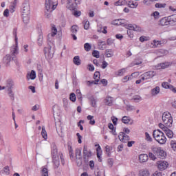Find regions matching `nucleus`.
Masks as SVG:
<instances>
[{
    "mask_svg": "<svg viewBox=\"0 0 176 176\" xmlns=\"http://www.w3.org/2000/svg\"><path fill=\"white\" fill-rule=\"evenodd\" d=\"M52 33L47 36V41H49V42H52L50 38H53L54 36L57 35V28L55 25L52 26Z\"/></svg>",
    "mask_w": 176,
    "mask_h": 176,
    "instance_id": "ddd939ff",
    "label": "nucleus"
},
{
    "mask_svg": "<svg viewBox=\"0 0 176 176\" xmlns=\"http://www.w3.org/2000/svg\"><path fill=\"white\" fill-rule=\"evenodd\" d=\"M153 136L155 141L161 145H164L167 142V138L164 133H160L158 131L153 132Z\"/></svg>",
    "mask_w": 176,
    "mask_h": 176,
    "instance_id": "f03ea898",
    "label": "nucleus"
},
{
    "mask_svg": "<svg viewBox=\"0 0 176 176\" xmlns=\"http://www.w3.org/2000/svg\"><path fill=\"white\" fill-rule=\"evenodd\" d=\"M145 135H146V141H148L149 142H152V138L151 137V135H149V133L148 132L145 133Z\"/></svg>",
    "mask_w": 176,
    "mask_h": 176,
    "instance_id": "680f3d73",
    "label": "nucleus"
},
{
    "mask_svg": "<svg viewBox=\"0 0 176 176\" xmlns=\"http://www.w3.org/2000/svg\"><path fill=\"white\" fill-rule=\"evenodd\" d=\"M12 60V56H10L9 54L6 55L3 58V62L4 64H6V65H9L10 64V61Z\"/></svg>",
    "mask_w": 176,
    "mask_h": 176,
    "instance_id": "aec40b11",
    "label": "nucleus"
},
{
    "mask_svg": "<svg viewBox=\"0 0 176 176\" xmlns=\"http://www.w3.org/2000/svg\"><path fill=\"white\" fill-rule=\"evenodd\" d=\"M106 149V153L107 155V156H111V151H112V147H111V146H106L105 147Z\"/></svg>",
    "mask_w": 176,
    "mask_h": 176,
    "instance_id": "09e8293b",
    "label": "nucleus"
},
{
    "mask_svg": "<svg viewBox=\"0 0 176 176\" xmlns=\"http://www.w3.org/2000/svg\"><path fill=\"white\" fill-rule=\"evenodd\" d=\"M37 41H38V43L39 45V46H42V43H43V35H42V34L38 35Z\"/></svg>",
    "mask_w": 176,
    "mask_h": 176,
    "instance_id": "de8ad7c7",
    "label": "nucleus"
},
{
    "mask_svg": "<svg viewBox=\"0 0 176 176\" xmlns=\"http://www.w3.org/2000/svg\"><path fill=\"white\" fill-rule=\"evenodd\" d=\"M41 175L42 176H49V171L47 168L43 167L41 170Z\"/></svg>",
    "mask_w": 176,
    "mask_h": 176,
    "instance_id": "4c0bfd02",
    "label": "nucleus"
},
{
    "mask_svg": "<svg viewBox=\"0 0 176 176\" xmlns=\"http://www.w3.org/2000/svg\"><path fill=\"white\" fill-rule=\"evenodd\" d=\"M83 24H84V28L85 30H89V28L90 27V22H89V21H87V20H85V21H83Z\"/></svg>",
    "mask_w": 176,
    "mask_h": 176,
    "instance_id": "8fccbe9b",
    "label": "nucleus"
},
{
    "mask_svg": "<svg viewBox=\"0 0 176 176\" xmlns=\"http://www.w3.org/2000/svg\"><path fill=\"white\" fill-rule=\"evenodd\" d=\"M159 93H160V87L158 86L151 89V96H157Z\"/></svg>",
    "mask_w": 176,
    "mask_h": 176,
    "instance_id": "4be33fe9",
    "label": "nucleus"
},
{
    "mask_svg": "<svg viewBox=\"0 0 176 176\" xmlns=\"http://www.w3.org/2000/svg\"><path fill=\"white\" fill-rule=\"evenodd\" d=\"M124 72H126V69H124V68L118 70V76H123V75H124Z\"/></svg>",
    "mask_w": 176,
    "mask_h": 176,
    "instance_id": "13d9d810",
    "label": "nucleus"
},
{
    "mask_svg": "<svg viewBox=\"0 0 176 176\" xmlns=\"http://www.w3.org/2000/svg\"><path fill=\"white\" fill-rule=\"evenodd\" d=\"M122 123H124V124H129L130 123V117L124 116L122 118Z\"/></svg>",
    "mask_w": 176,
    "mask_h": 176,
    "instance_id": "58836bf2",
    "label": "nucleus"
},
{
    "mask_svg": "<svg viewBox=\"0 0 176 176\" xmlns=\"http://www.w3.org/2000/svg\"><path fill=\"white\" fill-rule=\"evenodd\" d=\"M166 6L167 4L166 3H156L155 7L158 9H162V8H166Z\"/></svg>",
    "mask_w": 176,
    "mask_h": 176,
    "instance_id": "c03bdc74",
    "label": "nucleus"
},
{
    "mask_svg": "<svg viewBox=\"0 0 176 176\" xmlns=\"http://www.w3.org/2000/svg\"><path fill=\"white\" fill-rule=\"evenodd\" d=\"M50 50H52V47L51 46H50L48 47H45L44 48V54H45V57L47 56H48V57H49V56H50V58H52V56L50 54Z\"/></svg>",
    "mask_w": 176,
    "mask_h": 176,
    "instance_id": "393cba45",
    "label": "nucleus"
},
{
    "mask_svg": "<svg viewBox=\"0 0 176 176\" xmlns=\"http://www.w3.org/2000/svg\"><path fill=\"white\" fill-rule=\"evenodd\" d=\"M170 145L173 151H176V140H171Z\"/></svg>",
    "mask_w": 176,
    "mask_h": 176,
    "instance_id": "ea45409f",
    "label": "nucleus"
},
{
    "mask_svg": "<svg viewBox=\"0 0 176 176\" xmlns=\"http://www.w3.org/2000/svg\"><path fill=\"white\" fill-rule=\"evenodd\" d=\"M153 2V0H143L144 5H146V6H151Z\"/></svg>",
    "mask_w": 176,
    "mask_h": 176,
    "instance_id": "4d7b16f0",
    "label": "nucleus"
},
{
    "mask_svg": "<svg viewBox=\"0 0 176 176\" xmlns=\"http://www.w3.org/2000/svg\"><path fill=\"white\" fill-rule=\"evenodd\" d=\"M127 5L129 8H131V9H135L137 6H138V3L137 1H128Z\"/></svg>",
    "mask_w": 176,
    "mask_h": 176,
    "instance_id": "412c9836",
    "label": "nucleus"
},
{
    "mask_svg": "<svg viewBox=\"0 0 176 176\" xmlns=\"http://www.w3.org/2000/svg\"><path fill=\"white\" fill-rule=\"evenodd\" d=\"M113 102V101L112 100V97H107L106 98V105L111 107V105H112Z\"/></svg>",
    "mask_w": 176,
    "mask_h": 176,
    "instance_id": "37998d69",
    "label": "nucleus"
},
{
    "mask_svg": "<svg viewBox=\"0 0 176 176\" xmlns=\"http://www.w3.org/2000/svg\"><path fill=\"white\" fill-rule=\"evenodd\" d=\"M92 55L94 57H96V58H100V52L97 50L93 51Z\"/></svg>",
    "mask_w": 176,
    "mask_h": 176,
    "instance_id": "bf43d9fd",
    "label": "nucleus"
},
{
    "mask_svg": "<svg viewBox=\"0 0 176 176\" xmlns=\"http://www.w3.org/2000/svg\"><path fill=\"white\" fill-rule=\"evenodd\" d=\"M93 156L91 151L87 149V146L85 145L83 147L82 157L85 164L89 163V158Z\"/></svg>",
    "mask_w": 176,
    "mask_h": 176,
    "instance_id": "20e7f679",
    "label": "nucleus"
},
{
    "mask_svg": "<svg viewBox=\"0 0 176 176\" xmlns=\"http://www.w3.org/2000/svg\"><path fill=\"white\" fill-rule=\"evenodd\" d=\"M41 135L44 140H47V132H46V129H45V126H42Z\"/></svg>",
    "mask_w": 176,
    "mask_h": 176,
    "instance_id": "7c9ffc66",
    "label": "nucleus"
},
{
    "mask_svg": "<svg viewBox=\"0 0 176 176\" xmlns=\"http://www.w3.org/2000/svg\"><path fill=\"white\" fill-rule=\"evenodd\" d=\"M98 79L92 81H87V85L91 86V85H98Z\"/></svg>",
    "mask_w": 176,
    "mask_h": 176,
    "instance_id": "3c124183",
    "label": "nucleus"
},
{
    "mask_svg": "<svg viewBox=\"0 0 176 176\" xmlns=\"http://www.w3.org/2000/svg\"><path fill=\"white\" fill-rule=\"evenodd\" d=\"M105 54H106L107 58L113 57V50H112V49L106 50Z\"/></svg>",
    "mask_w": 176,
    "mask_h": 176,
    "instance_id": "c756f323",
    "label": "nucleus"
},
{
    "mask_svg": "<svg viewBox=\"0 0 176 176\" xmlns=\"http://www.w3.org/2000/svg\"><path fill=\"white\" fill-rule=\"evenodd\" d=\"M164 133L168 138H173V137H174V133L168 128L164 131Z\"/></svg>",
    "mask_w": 176,
    "mask_h": 176,
    "instance_id": "b1692460",
    "label": "nucleus"
},
{
    "mask_svg": "<svg viewBox=\"0 0 176 176\" xmlns=\"http://www.w3.org/2000/svg\"><path fill=\"white\" fill-rule=\"evenodd\" d=\"M162 87H164V89H170V90L173 93H176V88L174 87V86H173L171 85H168V82H162Z\"/></svg>",
    "mask_w": 176,
    "mask_h": 176,
    "instance_id": "f8f14e48",
    "label": "nucleus"
},
{
    "mask_svg": "<svg viewBox=\"0 0 176 176\" xmlns=\"http://www.w3.org/2000/svg\"><path fill=\"white\" fill-rule=\"evenodd\" d=\"M78 30H79V28H78V25H74L71 28V32L72 34H77Z\"/></svg>",
    "mask_w": 176,
    "mask_h": 176,
    "instance_id": "f704fd0d",
    "label": "nucleus"
},
{
    "mask_svg": "<svg viewBox=\"0 0 176 176\" xmlns=\"http://www.w3.org/2000/svg\"><path fill=\"white\" fill-rule=\"evenodd\" d=\"M162 147H155L152 146L151 147V151L155 155L157 156L159 155V152L160 151Z\"/></svg>",
    "mask_w": 176,
    "mask_h": 176,
    "instance_id": "a878e982",
    "label": "nucleus"
},
{
    "mask_svg": "<svg viewBox=\"0 0 176 176\" xmlns=\"http://www.w3.org/2000/svg\"><path fill=\"white\" fill-rule=\"evenodd\" d=\"M157 54H158V56L160 57H162V56H164V54H167V50H160V51H158L157 52Z\"/></svg>",
    "mask_w": 176,
    "mask_h": 176,
    "instance_id": "49530a36",
    "label": "nucleus"
},
{
    "mask_svg": "<svg viewBox=\"0 0 176 176\" xmlns=\"http://www.w3.org/2000/svg\"><path fill=\"white\" fill-rule=\"evenodd\" d=\"M13 35L15 38V43L16 45L13 46V47L11 48V56L12 58L14 61H16V56L19 54V47L17 46L18 45V38H17V28H14L13 30Z\"/></svg>",
    "mask_w": 176,
    "mask_h": 176,
    "instance_id": "f257e3e1",
    "label": "nucleus"
},
{
    "mask_svg": "<svg viewBox=\"0 0 176 176\" xmlns=\"http://www.w3.org/2000/svg\"><path fill=\"white\" fill-rule=\"evenodd\" d=\"M22 19L25 24L30 23V15H22Z\"/></svg>",
    "mask_w": 176,
    "mask_h": 176,
    "instance_id": "c9c22d12",
    "label": "nucleus"
},
{
    "mask_svg": "<svg viewBox=\"0 0 176 176\" xmlns=\"http://www.w3.org/2000/svg\"><path fill=\"white\" fill-rule=\"evenodd\" d=\"M118 138H119L120 141H121L122 142H124V132H120L119 133Z\"/></svg>",
    "mask_w": 176,
    "mask_h": 176,
    "instance_id": "6e6d98bb",
    "label": "nucleus"
},
{
    "mask_svg": "<svg viewBox=\"0 0 176 176\" xmlns=\"http://www.w3.org/2000/svg\"><path fill=\"white\" fill-rule=\"evenodd\" d=\"M102 153V151H101V146L98 145V146L96 148V155L98 159V162H102V160L101 159Z\"/></svg>",
    "mask_w": 176,
    "mask_h": 176,
    "instance_id": "a211bd4d",
    "label": "nucleus"
},
{
    "mask_svg": "<svg viewBox=\"0 0 176 176\" xmlns=\"http://www.w3.org/2000/svg\"><path fill=\"white\" fill-rule=\"evenodd\" d=\"M160 14V13H159V12L155 11L153 14H151V16L155 17V19H157L159 17Z\"/></svg>",
    "mask_w": 176,
    "mask_h": 176,
    "instance_id": "774afa93",
    "label": "nucleus"
},
{
    "mask_svg": "<svg viewBox=\"0 0 176 176\" xmlns=\"http://www.w3.org/2000/svg\"><path fill=\"white\" fill-rule=\"evenodd\" d=\"M52 12L53 11H50V10L47 11V10H46L45 12V19H50V17H52Z\"/></svg>",
    "mask_w": 176,
    "mask_h": 176,
    "instance_id": "5fc2aeb1",
    "label": "nucleus"
},
{
    "mask_svg": "<svg viewBox=\"0 0 176 176\" xmlns=\"http://www.w3.org/2000/svg\"><path fill=\"white\" fill-rule=\"evenodd\" d=\"M140 176H149V171L148 170H140Z\"/></svg>",
    "mask_w": 176,
    "mask_h": 176,
    "instance_id": "a18cd8bd",
    "label": "nucleus"
},
{
    "mask_svg": "<svg viewBox=\"0 0 176 176\" xmlns=\"http://www.w3.org/2000/svg\"><path fill=\"white\" fill-rule=\"evenodd\" d=\"M90 104L93 108H97V98H94L93 96L89 98Z\"/></svg>",
    "mask_w": 176,
    "mask_h": 176,
    "instance_id": "2eb2a0df",
    "label": "nucleus"
},
{
    "mask_svg": "<svg viewBox=\"0 0 176 176\" xmlns=\"http://www.w3.org/2000/svg\"><path fill=\"white\" fill-rule=\"evenodd\" d=\"M13 86H14V82L13 80L9 79L7 80V86L6 87L7 89H13Z\"/></svg>",
    "mask_w": 176,
    "mask_h": 176,
    "instance_id": "bb28decb",
    "label": "nucleus"
},
{
    "mask_svg": "<svg viewBox=\"0 0 176 176\" xmlns=\"http://www.w3.org/2000/svg\"><path fill=\"white\" fill-rule=\"evenodd\" d=\"M148 155L146 154H141L139 155V160L140 163H145V162H148Z\"/></svg>",
    "mask_w": 176,
    "mask_h": 176,
    "instance_id": "f3484780",
    "label": "nucleus"
},
{
    "mask_svg": "<svg viewBox=\"0 0 176 176\" xmlns=\"http://www.w3.org/2000/svg\"><path fill=\"white\" fill-rule=\"evenodd\" d=\"M157 168L161 171L166 170V168H167V167H168V162H167L166 161H163V160L158 161L157 162Z\"/></svg>",
    "mask_w": 176,
    "mask_h": 176,
    "instance_id": "9b49d317",
    "label": "nucleus"
},
{
    "mask_svg": "<svg viewBox=\"0 0 176 176\" xmlns=\"http://www.w3.org/2000/svg\"><path fill=\"white\" fill-rule=\"evenodd\" d=\"M167 67H170V63L165 62L160 63L157 65V69H164V68H167Z\"/></svg>",
    "mask_w": 176,
    "mask_h": 176,
    "instance_id": "dca6fc26",
    "label": "nucleus"
},
{
    "mask_svg": "<svg viewBox=\"0 0 176 176\" xmlns=\"http://www.w3.org/2000/svg\"><path fill=\"white\" fill-rule=\"evenodd\" d=\"M148 156L151 160H156V155L153 153H149Z\"/></svg>",
    "mask_w": 176,
    "mask_h": 176,
    "instance_id": "69168bd1",
    "label": "nucleus"
},
{
    "mask_svg": "<svg viewBox=\"0 0 176 176\" xmlns=\"http://www.w3.org/2000/svg\"><path fill=\"white\" fill-rule=\"evenodd\" d=\"M133 100L134 101H141V100H142V98H141V96H140L139 95H135L133 96Z\"/></svg>",
    "mask_w": 176,
    "mask_h": 176,
    "instance_id": "0e129e2a",
    "label": "nucleus"
},
{
    "mask_svg": "<svg viewBox=\"0 0 176 176\" xmlns=\"http://www.w3.org/2000/svg\"><path fill=\"white\" fill-rule=\"evenodd\" d=\"M60 160L62 164L64 166L65 161L63 157V154H59V155H55L52 157V162L56 168H58V166H60Z\"/></svg>",
    "mask_w": 176,
    "mask_h": 176,
    "instance_id": "39448f33",
    "label": "nucleus"
},
{
    "mask_svg": "<svg viewBox=\"0 0 176 176\" xmlns=\"http://www.w3.org/2000/svg\"><path fill=\"white\" fill-rule=\"evenodd\" d=\"M156 76V72L148 71L141 75L142 80H148V79H152L153 76Z\"/></svg>",
    "mask_w": 176,
    "mask_h": 176,
    "instance_id": "6e6552de",
    "label": "nucleus"
},
{
    "mask_svg": "<svg viewBox=\"0 0 176 176\" xmlns=\"http://www.w3.org/2000/svg\"><path fill=\"white\" fill-rule=\"evenodd\" d=\"M60 155V154H58V153H57V148L56 147H54L52 151V157L54 156H58Z\"/></svg>",
    "mask_w": 176,
    "mask_h": 176,
    "instance_id": "603ef678",
    "label": "nucleus"
},
{
    "mask_svg": "<svg viewBox=\"0 0 176 176\" xmlns=\"http://www.w3.org/2000/svg\"><path fill=\"white\" fill-rule=\"evenodd\" d=\"M154 47H160V46H162L163 45V42L153 40V41Z\"/></svg>",
    "mask_w": 176,
    "mask_h": 176,
    "instance_id": "e433bc0d",
    "label": "nucleus"
},
{
    "mask_svg": "<svg viewBox=\"0 0 176 176\" xmlns=\"http://www.w3.org/2000/svg\"><path fill=\"white\" fill-rule=\"evenodd\" d=\"M146 41H149V37L142 36L140 37V42H146Z\"/></svg>",
    "mask_w": 176,
    "mask_h": 176,
    "instance_id": "e2e57ef3",
    "label": "nucleus"
},
{
    "mask_svg": "<svg viewBox=\"0 0 176 176\" xmlns=\"http://www.w3.org/2000/svg\"><path fill=\"white\" fill-rule=\"evenodd\" d=\"M84 49L86 52H90L91 50V45L89 43H86L84 45Z\"/></svg>",
    "mask_w": 176,
    "mask_h": 176,
    "instance_id": "79ce46f5",
    "label": "nucleus"
},
{
    "mask_svg": "<svg viewBox=\"0 0 176 176\" xmlns=\"http://www.w3.org/2000/svg\"><path fill=\"white\" fill-rule=\"evenodd\" d=\"M36 78V72H35L34 70H32L30 73H28L27 74V79L30 80V79H32V80H34Z\"/></svg>",
    "mask_w": 176,
    "mask_h": 176,
    "instance_id": "4468645a",
    "label": "nucleus"
},
{
    "mask_svg": "<svg viewBox=\"0 0 176 176\" xmlns=\"http://www.w3.org/2000/svg\"><path fill=\"white\" fill-rule=\"evenodd\" d=\"M162 122L167 127L173 126V117L169 112H164L162 114Z\"/></svg>",
    "mask_w": 176,
    "mask_h": 176,
    "instance_id": "7ed1b4c3",
    "label": "nucleus"
},
{
    "mask_svg": "<svg viewBox=\"0 0 176 176\" xmlns=\"http://www.w3.org/2000/svg\"><path fill=\"white\" fill-rule=\"evenodd\" d=\"M69 100L72 101V102H75L76 101V95L74 93L70 94Z\"/></svg>",
    "mask_w": 176,
    "mask_h": 176,
    "instance_id": "864d4df0",
    "label": "nucleus"
},
{
    "mask_svg": "<svg viewBox=\"0 0 176 176\" xmlns=\"http://www.w3.org/2000/svg\"><path fill=\"white\" fill-rule=\"evenodd\" d=\"M168 21L170 23V25H174V23H176V14L168 16Z\"/></svg>",
    "mask_w": 176,
    "mask_h": 176,
    "instance_id": "6ab92c4d",
    "label": "nucleus"
},
{
    "mask_svg": "<svg viewBox=\"0 0 176 176\" xmlns=\"http://www.w3.org/2000/svg\"><path fill=\"white\" fill-rule=\"evenodd\" d=\"M57 8V3H55L53 0H46L45 1V10L47 12H53Z\"/></svg>",
    "mask_w": 176,
    "mask_h": 176,
    "instance_id": "423d86ee",
    "label": "nucleus"
},
{
    "mask_svg": "<svg viewBox=\"0 0 176 176\" xmlns=\"http://www.w3.org/2000/svg\"><path fill=\"white\" fill-rule=\"evenodd\" d=\"M160 24H161L162 26H164V25H170V21H168V17H167V18H162V19L160 20Z\"/></svg>",
    "mask_w": 176,
    "mask_h": 176,
    "instance_id": "5701e85b",
    "label": "nucleus"
},
{
    "mask_svg": "<svg viewBox=\"0 0 176 176\" xmlns=\"http://www.w3.org/2000/svg\"><path fill=\"white\" fill-rule=\"evenodd\" d=\"M87 119L89 121V124H91V126H94V124H96V120H94V117L92 116L89 115L87 117Z\"/></svg>",
    "mask_w": 176,
    "mask_h": 176,
    "instance_id": "2f4dec72",
    "label": "nucleus"
},
{
    "mask_svg": "<svg viewBox=\"0 0 176 176\" xmlns=\"http://www.w3.org/2000/svg\"><path fill=\"white\" fill-rule=\"evenodd\" d=\"M127 2L126 0H118L115 3V6H124Z\"/></svg>",
    "mask_w": 176,
    "mask_h": 176,
    "instance_id": "cd10ccee",
    "label": "nucleus"
},
{
    "mask_svg": "<svg viewBox=\"0 0 176 176\" xmlns=\"http://www.w3.org/2000/svg\"><path fill=\"white\" fill-rule=\"evenodd\" d=\"M73 63H74L75 65H80V58H79V56H76L73 58Z\"/></svg>",
    "mask_w": 176,
    "mask_h": 176,
    "instance_id": "473e14b6",
    "label": "nucleus"
},
{
    "mask_svg": "<svg viewBox=\"0 0 176 176\" xmlns=\"http://www.w3.org/2000/svg\"><path fill=\"white\" fill-rule=\"evenodd\" d=\"M8 94L12 101H14V94L13 93V90L12 89H8Z\"/></svg>",
    "mask_w": 176,
    "mask_h": 176,
    "instance_id": "c85d7f7f",
    "label": "nucleus"
},
{
    "mask_svg": "<svg viewBox=\"0 0 176 176\" xmlns=\"http://www.w3.org/2000/svg\"><path fill=\"white\" fill-rule=\"evenodd\" d=\"M157 157H160V159H162V157H166V152L161 148L159 153L158 155H157Z\"/></svg>",
    "mask_w": 176,
    "mask_h": 176,
    "instance_id": "72a5a7b5",
    "label": "nucleus"
},
{
    "mask_svg": "<svg viewBox=\"0 0 176 176\" xmlns=\"http://www.w3.org/2000/svg\"><path fill=\"white\" fill-rule=\"evenodd\" d=\"M124 27L128 30V31H135L136 32H141L142 30L140 26L134 24H125Z\"/></svg>",
    "mask_w": 176,
    "mask_h": 176,
    "instance_id": "9d476101",
    "label": "nucleus"
},
{
    "mask_svg": "<svg viewBox=\"0 0 176 176\" xmlns=\"http://www.w3.org/2000/svg\"><path fill=\"white\" fill-rule=\"evenodd\" d=\"M126 111H133V109H135L134 106H131L130 104H126Z\"/></svg>",
    "mask_w": 176,
    "mask_h": 176,
    "instance_id": "338daca9",
    "label": "nucleus"
},
{
    "mask_svg": "<svg viewBox=\"0 0 176 176\" xmlns=\"http://www.w3.org/2000/svg\"><path fill=\"white\" fill-rule=\"evenodd\" d=\"M22 16H30L31 11L30 8V3H24L22 6Z\"/></svg>",
    "mask_w": 176,
    "mask_h": 176,
    "instance_id": "1a4fd4ad",
    "label": "nucleus"
},
{
    "mask_svg": "<svg viewBox=\"0 0 176 176\" xmlns=\"http://www.w3.org/2000/svg\"><path fill=\"white\" fill-rule=\"evenodd\" d=\"M76 163H77V166L78 167H80V166H82V149L81 148H76Z\"/></svg>",
    "mask_w": 176,
    "mask_h": 176,
    "instance_id": "0eeeda50",
    "label": "nucleus"
},
{
    "mask_svg": "<svg viewBox=\"0 0 176 176\" xmlns=\"http://www.w3.org/2000/svg\"><path fill=\"white\" fill-rule=\"evenodd\" d=\"M100 72H96L94 74V79L96 80L98 79V81L100 82Z\"/></svg>",
    "mask_w": 176,
    "mask_h": 176,
    "instance_id": "052dcab7",
    "label": "nucleus"
},
{
    "mask_svg": "<svg viewBox=\"0 0 176 176\" xmlns=\"http://www.w3.org/2000/svg\"><path fill=\"white\" fill-rule=\"evenodd\" d=\"M6 174V175H9L10 174V169L9 166H6L3 169V174Z\"/></svg>",
    "mask_w": 176,
    "mask_h": 176,
    "instance_id": "a19ab883",
    "label": "nucleus"
}]
</instances>
